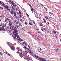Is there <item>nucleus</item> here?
I'll return each mask as SVG.
<instances>
[{"mask_svg": "<svg viewBox=\"0 0 61 61\" xmlns=\"http://www.w3.org/2000/svg\"><path fill=\"white\" fill-rule=\"evenodd\" d=\"M10 29H11V28H12V26L10 27Z\"/></svg>", "mask_w": 61, "mask_h": 61, "instance_id": "nucleus-59", "label": "nucleus"}, {"mask_svg": "<svg viewBox=\"0 0 61 61\" xmlns=\"http://www.w3.org/2000/svg\"><path fill=\"white\" fill-rule=\"evenodd\" d=\"M36 58H39V57L38 56H36Z\"/></svg>", "mask_w": 61, "mask_h": 61, "instance_id": "nucleus-45", "label": "nucleus"}, {"mask_svg": "<svg viewBox=\"0 0 61 61\" xmlns=\"http://www.w3.org/2000/svg\"><path fill=\"white\" fill-rule=\"evenodd\" d=\"M8 7V6H5V9L7 8V9Z\"/></svg>", "mask_w": 61, "mask_h": 61, "instance_id": "nucleus-11", "label": "nucleus"}, {"mask_svg": "<svg viewBox=\"0 0 61 61\" xmlns=\"http://www.w3.org/2000/svg\"><path fill=\"white\" fill-rule=\"evenodd\" d=\"M52 18V17H49V19H50V18Z\"/></svg>", "mask_w": 61, "mask_h": 61, "instance_id": "nucleus-57", "label": "nucleus"}, {"mask_svg": "<svg viewBox=\"0 0 61 61\" xmlns=\"http://www.w3.org/2000/svg\"><path fill=\"white\" fill-rule=\"evenodd\" d=\"M20 26V25H19V26H17V28H18V27H19V26Z\"/></svg>", "mask_w": 61, "mask_h": 61, "instance_id": "nucleus-36", "label": "nucleus"}, {"mask_svg": "<svg viewBox=\"0 0 61 61\" xmlns=\"http://www.w3.org/2000/svg\"><path fill=\"white\" fill-rule=\"evenodd\" d=\"M10 13L12 15H13L14 14V13H15V12L14 11H10Z\"/></svg>", "mask_w": 61, "mask_h": 61, "instance_id": "nucleus-6", "label": "nucleus"}, {"mask_svg": "<svg viewBox=\"0 0 61 61\" xmlns=\"http://www.w3.org/2000/svg\"><path fill=\"white\" fill-rule=\"evenodd\" d=\"M12 25V23H11L10 24V26H11Z\"/></svg>", "mask_w": 61, "mask_h": 61, "instance_id": "nucleus-27", "label": "nucleus"}, {"mask_svg": "<svg viewBox=\"0 0 61 61\" xmlns=\"http://www.w3.org/2000/svg\"><path fill=\"white\" fill-rule=\"evenodd\" d=\"M38 33H39V34H40V33H41V32L39 31Z\"/></svg>", "mask_w": 61, "mask_h": 61, "instance_id": "nucleus-61", "label": "nucleus"}, {"mask_svg": "<svg viewBox=\"0 0 61 61\" xmlns=\"http://www.w3.org/2000/svg\"><path fill=\"white\" fill-rule=\"evenodd\" d=\"M27 43H25V45H27Z\"/></svg>", "mask_w": 61, "mask_h": 61, "instance_id": "nucleus-50", "label": "nucleus"}, {"mask_svg": "<svg viewBox=\"0 0 61 61\" xmlns=\"http://www.w3.org/2000/svg\"><path fill=\"white\" fill-rule=\"evenodd\" d=\"M14 16H16V13H15L14 14Z\"/></svg>", "mask_w": 61, "mask_h": 61, "instance_id": "nucleus-29", "label": "nucleus"}, {"mask_svg": "<svg viewBox=\"0 0 61 61\" xmlns=\"http://www.w3.org/2000/svg\"><path fill=\"white\" fill-rule=\"evenodd\" d=\"M12 5H13L14 7H15V6H15V5H14V4H12Z\"/></svg>", "mask_w": 61, "mask_h": 61, "instance_id": "nucleus-25", "label": "nucleus"}, {"mask_svg": "<svg viewBox=\"0 0 61 61\" xmlns=\"http://www.w3.org/2000/svg\"><path fill=\"white\" fill-rule=\"evenodd\" d=\"M28 5H29L30 6V7H31V5H30V4H28Z\"/></svg>", "mask_w": 61, "mask_h": 61, "instance_id": "nucleus-58", "label": "nucleus"}, {"mask_svg": "<svg viewBox=\"0 0 61 61\" xmlns=\"http://www.w3.org/2000/svg\"><path fill=\"white\" fill-rule=\"evenodd\" d=\"M54 33H55V34H56V31H54Z\"/></svg>", "mask_w": 61, "mask_h": 61, "instance_id": "nucleus-55", "label": "nucleus"}, {"mask_svg": "<svg viewBox=\"0 0 61 61\" xmlns=\"http://www.w3.org/2000/svg\"><path fill=\"white\" fill-rule=\"evenodd\" d=\"M16 27L15 28H14L13 29V30H15V28H16Z\"/></svg>", "mask_w": 61, "mask_h": 61, "instance_id": "nucleus-43", "label": "nucleus"}, {"mask_svg": "<svg viewBox=\"0 0 61 61\" xmlns=\"http://www.w3.org/2000/svg\"><path fill=\"white\" fill-rule=\"evenodd\" d=\"M17 54H19V52L18 51H17L16 52Z\"/></svg>", "mask_w": 61, "mask_h": 61, "instance_id": "nucleus-42", "label": "nucleus"}, {"mask_svg": "<svg viewBox=\"0 0 61 61\" xmlns=\"http://www.w3.org/2000/svg\"><path fill=\"white\" fill-rule=\"evenodd\" d=\"M5 5H5V4H2V6L4 7L5 6Z\"/></svg>", "mask_w": 61, "mask_h": 61, "instance_id": "nucleus-16", "label": "nucleus"}, {"mask_svg": "<svg viewBox=\"0 0 61 61\" xmlns=\"http://www.w3.org/2000/svg\"><path fill=\"white\" fill-rule=\"evenodd\" d=\"M20 21L21 22L22 21V20L21 19H20Z\"/></svg>", "mask_w": 61, "mask_h": 61, "instance_id": "nucleus-30", "label": "nucleus"}, {"mask_svg": "<svg viewBox=\"0 0 61 61\" xmlns=\"http://www.w3.org/2000/svg\"><path fill=\"white\" fill-rule=\"evenodd\" d=\"M23 54H25V55H27V51H24L23 52Z\"/></svg>", "mask_w": 61, "mask_h": 61, "instance_id": "nucleus-5", "label": "nucleus"}, {"mask_svg": "<svg viewBox=\"0 0 61 61\" xmlns=\"http://www.w3.org/2000/svg\"><path fill=\"white\" fill-rule=\"evenodd\" d=\"M39 59H40V60H42V59L43 58H41L39 57Z\"/></svg>", "mask_w": 61, "mask_h": 61, "instance_id": "nucleus-22", "label": "nucleus"}, {"mask_svg": "<svg viewBox=\"0 0 61 61\" xmlns=\"http://www.w3.org/2000/svg\"><path fill=\"white\" fill-rule=\"evenodd\" d=\"M36 30H38V29H36Z\"/></svg>", "mask_w": 61, "mask_h": 61, "instance_id": "nucleus-62", "label": "nucleus"}, {"mask_svg": "<svg viewBox=\"0 0 61 61\" xmlns=\"http://www.w3.org/2000/svg\"><path fill=\"white\" fill-rule=\"evenodd\" d=\"M41 5H42V6H44V5H42V4H41Z\"/></svg>", "mask_w": 61, "mask_h": 61, "instance_id": "nucleus-33", "label": "nucleus"}, {"mask_svg": "<svg viewBox=\"0 0 61 61\" xmlns=\"http://www.w3.org/2000/svg\"><path fill=\"white\" fill-rule=\"evenodd\" d=\"M18 30H16L15 31L13 32V34H15V33H18Z\"/></svg>", "mask_w": 61, "mask_h": 61, "instance_id": "nucleus-8", "label": "nucleus"}, {"mask_svg": "<svg viewBox=\"0 0 61 61\" xmlns=\"http://www.w3.org/2000/svg\"><path fill=\"white\" fill-rule=\"evenodd\" d=\"M33 56H35V57H36V55L34 54L33 55Z\"/></svg>", "mask_w": 61, "mask_h": 61, "instance_id": "nucleus-40", "label": "nucleus"}, {"mask_svg": "<svg viewBox=\"0 0 61 61\" xmlns=\"http://www.w3.org/2000/svg\"><path fill=\"white\" fill-rule=\"evenodd\" d=\"M17 38H19V35H18L17 36Z\"/></svg>", "mask_w": 61, "mask_h": 61, "instance_id": "nucleus-21", "label": "nucleus"}, {"mask_svg": "<svg viewBox=\"0 0 61 61\" xmlns=\"http://www.w3.org/2000/svg\"><path fill=\"white\" fill-rule=\"evenodd\" d=\"M25 25H27V23H26V22H25Z\"/></svg>", "mask_w": 61, "mask_h": 61, "instance_id": "nucleus-56", "label": "nucleus"}, {"mask_svg": "<svg viewBox=\"0 0 61 61\" xmlns=\"http://www.w3.org/2000/svg\"><path fill=\"white\" fill-rule=\"evenodd\" d=\"M29 25H33V24H32L31 22H30L29 23Z\"/></svg>", "mask_w": 61, "mask_h": 61, "instance_id": "nucleus-13", "label": "nucleus"}, {"mask_svg": "<svg viewBox=\"0 0 61 61\" xmlns=\"http://www.w3.org/2000/svg\"><path fill=\"white\" fill-rule=\"evenodd\" d=\"M16 30H17V28H16L13 31V32H15L16 31Z\"/></svg>", "mask_w": 61, "mask_h": 61, "instance_id": "nucleus-17", "label": "nucleus"}, {"mask_svg": "<svg viewBox=\"0 0 61 61\" xmlns=\"http://www.w3.org/2000/svg\"><path fill=\"white\" fill-rule=\"evenodd\" d=\"M40 50H41V51H42V50H43L42 49H41V48H40Z\"/></svg>", "mask_w": 61, "mask_h": 61, "instance_id": "nucleus-52", "label": "nucleus"}, {"mask_svg": "<svg viewBox=\"0 0 61 61\" xmlns=\"http://www.w3.org/2000/svg\"><path fill=\"white\" fill-rule=\"evenodd\" d=\"M19 49V48L17 47L16 48V49H17V50H18Z\"/></svg>", "mask_w": 61, "mask_h": 61, "instance_id": "nucleus-32", "label": "nucleus"}, {"mask_svg": "<svg viewBox=\"0 0 61 61\" xmlns=\"http://www.w3.org/2000/svg\"><path fill=\"white\" fill-rule=\"evenodd\" d=\"M15 18L16 19H17V20H18V17L16 16L15 17Z\"/></svg>", "mask_w": 61, "mask_h": 61, "instance_id": "nucleus-18", "label": "nucleus"}, {"mask_svg": "<svg viewBox=\"0 0 61 61\" xmlns=\"http://www.w3.org/2000/svg\"><path fill=\"white\" fill-rule=\"evenodd\" d=\"M27 17H29V15H28V14H27Z\"/></svg>", "mask_w": 61, "mask_h": 61, "instance_id": "nucleus-46", "label": "nucleus"}, {"mask_svg": "<svg viewBox=\"0 0 61 61\" xmlns=\"http://www.w3.org/2000/svg\"><path fill=\"white\" fill-rule=\"evenodd\" d=\"M44 9H45V10H46V11H47V9L46 8V7H44Z\"/></svg>", "mask_w": 61, "mask_h": 61, "instance_id": "nucleus-24", "label": "nucleus"}, {"mask_svg": "<svg viewBox=\"0 0 61 61\" xmlns=\"http://www.w3.org/2000/svg\"><path fill=\"white\" fill-rule=\"evenodd\" d=\"M44 59H41V61H44Z\"/></svg>", "mask_w": 61, "mask_h": 61, "instance_id": "nucleus-54", "label": "nucleus"}, {"mask_svg": "<svg viewBox=\"0 0 61 61\" xmlns=\"http://www.w3.org/2000/svg\"><path fill=\"white\" fill-rule=\"evenodd\" d=\"M20 55L21 56H22V57H25L26 58L25 59H26V60H27L28 61H30V60H31V59L30 58L28 57L29 56V55H28V57H26V55L24 56V54H23V55L21 53L20 54Z\"/></svg>", "mask_w": 61, "mask_h": 61, "instance_id": "nucleus-1", "label": "nucleus"}, {"mask_svg": "<svg viewBox=\"0 0 61 61\" xmlns=\"http://www.w3.org/2000/svg\"><path fill=\"white\" fill-rule=\"evenodd\" d=\"M6 9V10H9V12H10V9H9L8 8H7Z\"/></svg>", "mask_w": 61, "mask_h": 61, "instance_id": "nucleus-14", "label": "nucleus"}, {"mask_svg": "<svg viewBox=\"0 0 61 61\" xmlns=\"http://www.w3.org/2000/svg\"><path fill=\"white\" fill-rule=\"evenodd\" d=\"M12 1H10V2H11V4H12V5H13V3H12Z\"/></svg>", "mask_w": 61, "mask_h": 61, "instance_id": "nucleus-38", "label": "nucleus"}, {"mask_svg": "<svg viewBox=\"0 0 61 61\" xmlns=\"http://www.w3.org/2000/svg\"><path fill=\"white\" fill-rule=\"evenodd\" d=\"M13 10H15V8H14L13 9Z\"/></svg>", "mask_w": 61, "mask_h": 61, "instance_id": "nucleus-41", "label": "nucleus"}, {"mask_svg": "<svg viewBox=\"0 0 61 61\" xmlns=\"http://www.w3.org/2000/svg\"><path fill=\"white\" fill-rule=\"evenodd\" d=\"M8 56H10L11 55V54H10L9 53L8 54Z\"/></svg>", "mask_w": 61, "mask_h": 61, "instance_id": "nucleus-37", "label": "nucleus"}, {"mask_svg": "<svg viewBox=\"0 0 61 61\" xmlns=\"http://www.w3.org/2000/svg\"><path fill=\"white\" fill-rule=\"evenodd\" d=\"M44 30L45 31H47V30L45 28H44Z\"/></svg>", "mask_w": 61, "mask_h": 61, "instance_id": "nucleus-28", "label": "nucleus"}, {"mask_svg": "<svg viewBox=\"0 0 61 61\" xmlns=\"http://www.w3.org/2000/svg\"><path fill=\"white\" fill-rule=\"evenodd\" d=\"M30 53L31 54H32V55H33V54H34L33 53V52H30Z\"/></svg>", "mask_w": 61, "mask_h": 61, "instance_id": "nucleus-34", "label": "nucleus"}, {"mask_svg": "<svg viewBox=\"0 0 61 61\" xmlns=\"http://www.w3.org/2000/svg\"><path fill=\"white\" fill-rule=\"evenodd\" d=\"M5 22H6V21H7V20H5Z\"/></svg>", "mask_w": 61, "mask_h": 61, "instance_id": "nucleus-60", "label": "nucleus"}, {"mask_svg": "<svg viewBox=\"0 0 61 61\" xmlns=\"http://www.w3.org/2000/svg\"><path fill=\"white\" fill-rule=\"evenodd\" d=\"M25 42H24L22 43L23 44H25Z\"/></svg>", "mask_w": 61, "mask_h": 61, "instance_id": "nucleus-48", "label": "nucleus"}, {"mask_svg": "<svg viewBox=\"0 0 61 61\" xmlns=\"http://www.w3.org/2000/svg\"><path fill=\"white\" fill-rule=\"evenodd\" d=\"M19 24V21H17L16 22V24Z\"/></svg>", "mask_w": 61, "mask_h": 61, "instance_id": "nucleus-23", "label": "nucleus"}, {"mask_svg": "<svg viewBox=\"0 0 61 61\" xmlns=\"http://www.w3.org/2000/svg\"><path fill=\"white\" fill-rule=\"evenodd\" d=\"M59 50H59V49L57 48L56 50V51H59Z\"/></svg>", "mask_w": 61, "mask_h": 61, "instance_id": "nucleus-12", "label": "nucleus"}, {"mask_svg": "<svg viewBox=\"0 0 61 61\" xmlns=\"http://www.w3.org/2000/svg\"><path fill=\"white\" fill-rule=\"evenodd\" d=\"M33 22L34 23V24L35 25L36 24V22H35L33 21Z\"/></svg>", "mask_w": 61, "mask_h": 61, "instance_id": "nucleus-51", "label": "nucleus"}, {"mask_svg": "<svg viewBox=\"0 0 61 61\" xmlns=\"http://www.w3.org/2000/svg\"><path fill=\"white\" fill-rule=\"evenodd\" d=\"M45 18L46 19H47V17H46V16H45Z\"/></svg>", "mask_w": 61, "mask_h": 61, "instance_id": "nucleus-31", "label": "nucleus"}, {"mask_svg": "<svg viewBox=\"0 0 61 61\" xmlns=\"http://www.w3.org/2000/svg\"><path fill=\"white\" fill-rule=\"evenodd\" d=\"M21 39V38H19L18 39V40H20Z\"/></svg>", "mask_w": 61, "mask_h": 61, "instance_id": "nucleus-47", "label": "nucleus"}, {"mask_svg": "<svg viewBox=\"0 0 61 61\" xmlns=\"http://www.w3.org/2000/svg\"><path fill=\"white\" fill-rule=\"evenodd\" d=\"M18 34V32L17 33H16L14 34V36H14V38L13 37V38H14V39H15V38H16V37H17V35Z\"/></svg>", "mask_w": 61, "mask_h": 61, "instance_id": "nucleus-4", "label": "nucleus"}, {"mask_svg": "<svg viewBox=\"0 0 61 61\" xmlns=\"http://www.w3.org/2000/svg\"><path fill=\"white\" fill-rule=\"evenodd\" d=\"M0 4H2V2L1 1H0Z\"/></svg>", "mask_w": 61, "mask_h": 61, "instance_id": "nucleus-53", "label": "nucleus"}, {"mask_svg": "<svg viewBox=\"0 0 61 61\" xmlns=\"http://www.w3.org/2000/svg\"><path fill=\"white\" fill-rule=\"evenodd\" d=\"M4 26H3L2 27H1L0 28V30H3L4 29Z\"/></svg>", "mask_w": 61, "mask_h": 61, "instance_id": "nucleus-7", "label": "nucleus"}, {"mask_svg": "<svg viewBox=\"0 0 61 61\" xmlns=\"http://www.w3.org/2000/svg\"><path fill=\"white\" fill-rule=\"evenodd\" d=\"M7 44L8 45L10 46V47L11 48V49L12 50H13V51L15 50V48L12 43H11L10 42H8L7 43Z\"/></svg>", "mask_w": 61, "mask_h": 61, "instance_id": "nucleus-2", "label": "nucleus"}, {"mask_svg": "<svg viewBox=\"0 0 61 61\" xmlns=\"http://www.w3.org/2000/svg\"><path fill=\"white\" fill-rule=\"evenodd\" d=\"M43 61H46V60H44Z\"/></svg>", "mask_w": 61, "mask_h": 61, "instance_id": "nucleus-64", "label": "nucleus"}, {"mask_svg": "<svg viewBox=\"0 0 61 61\" xmlns=\"http://www.w3.org/2000/svg\"><path fill=\"white\" fill-rule=\"evenodd\" d=\"M47 33H50V31H47Z\"/></svg>", "mask_w": 61, "mask_h": 61, "instance_id": "nucleus-44", "label": "nucleus"}, {"mask_svg": "<svg viewBox=\"0 0 61 61\" xmlns=\"http://www.w3.org/2000/svg\"><path fill=\"white\" fill-rule=\"evenodd\" d=\"M0 54L1 55H2V53H1V52H0Z\"/></svg>", "mask_w": 61, "mask_h": 61, "instance_id": "nucleus-63", "label": "nucleus"}, {"mask_svg": "<svg viewBox=\"0 0 61 61\" xmlns=\"http://www.w3.org/2000/svg\"><path fill=\"white\" fill-rule=\"evenodd\" d=\"M40 26H43V24H42V23H40Z\"/></svg>", "mask_w": 61, "mask_h": 61, "instance_id": "nucleus-10", "label": "nucleus"}, {"mask_svg": "<svg viewBox=\"0 0 61 61\" xmlns=\"http://www.w3.org/2000/svg\"><path fill=\"white\" fill-rule=\"evenodd\" d=\"M20 18H21V17H22V15H20Z\"/></svg>", "mask_w": 61, "mask_h": 61, "instance_id": "nucleus-26", "label": "nucleus"}, {"mask_svg": "<svg viewBox=\"0 0 61 61\" xmlns=\"http://www.w3.org/2000/svg\"><path fill=\"white\" fill-rule=\"evenodd\" d=\"M21 49H19L18 50V51H21Z\"/></svg>", "mask_w": 61, "mask_h": 61, "instance_id": "nucleus-19", "label": "nucleus"}, {"mask_svg": "<svg viewBox=\"0 0 61 61\" xmlns=\"http://www.w3.org/2000/svg\"><path fill=\"white\" fill-rule=\"evenodd\" d=\"M0 8H1L2 9V10H3L4 9L2 7H0Z\"/></svg>", "mask_w": 61, "mask_h": 61, "instance_id": "nucleus-39", "label": "nucleus"}, {"mask_svg": "<svg viewBox=\"0 0 61 61\" xmlns=\"http://www.w3.org/2000/svg\"><path fill=\"white\" fill-rule=\"evenodd\" d=\"M23 48L25 49V50L26 51H28V50H29V48H27L26 47V46H25L24 47H23Z\"/></svg>", "mask_w": 61, "mask_h": 61, "instance_id": "nucleus-3", "label": "nucleus"}, {"mask_svg": "<svg viewBox=\"0 0 61 61\" xmlns=\"http://www.w3.org/2000/svg\"><path fill=\"white\" fill-rule=\"evenodd\" d=\"M19 14H20H20H21V12H20V10H19Z\"/></svg>", "mask_w": 61, "mask_h": 61, "instance_id": "nucleus-20", "label": "nucleus"}, {"mask_svg": "<svg viewBox=\"0 0 61 61\" xmlns=\"http://www.w3.org/2000/svg\"><path fill=\"white\" fill-rule=\"evenodd\" d=\"M28 47H29V49H30V46H29L28 45Z\"/></svg>", "mask_w": 61, "mask_h": 61, "instance_id": "nucleus-49", "label": "nucleus"}, {"mask_svg": "<svg viewBox=\"0 0 61 61\" xmlns=\"http://www.w3.org/2000/svg\"><path fill=\"white\" fill-rule=\"evenodd\" d=\"M30 9L32 11V12L33 11H34V9L33 8H32V7H30Z\"/></svg>", "mask_w": 61, "mask_h": 61, "instance_id": "nucleus-9", "label": "nucleus"}, {"mask_svg": "<svg viewBox=\"0 0 61 61\" xmlns=\"http://www.w3.org/2000/svg\"><path fill=\"white\" fill-rule=\"evenodd\" d=\"M55 36H56V37H55L56 39H57V36L56 35Z\"/></svg>", "mask_w": 61, "mask_h": 61, "instance_id": "nucleus-35", "label": "nucleus"}, {"mask_svg": "<svg viewBox=\"0 0 61 61\" xmlns=\"http://www.w3.org/2000/svg\"><path fill=\"white\" fill-rule=\"evenodd\" d=\"M43 20L44 21V22L45 23H46V19H43Z\"/></svg>", "mask_w": 61, "mask_h": 61, "instance_id": "nucleus-15", "label": "nucleus"}]
</instances>
